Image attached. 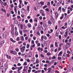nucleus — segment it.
Returning <instances> with one entry per match:
<instances>
[{
    "mask_svg": "<svg viewBox=\"0 0 73 73\" xmlns=\"http://www.w3.org/2000/svg\"><path fill=\"white\" fill-rule=\"evenodd\" d=\"M58 11H61V7H59L58 9Z\"/></svg>",
    "mask_w": 73,
    "mask_h": 73,
    "instance_id": "nucleus-31",
    "label": "nucleus"
},
{
    "mask_svg": "<svg viewBox=\"0 0 73 73\" xmlns=\"http://www.w3.org/2000/svg\"><path fill=\"white\" fill-rule=\"evenodd\" d=\"M46 63H49L50 62H49V61H48V60H46Z\"/></svg>",
    "mask_w": 73,
    "mask_h": 73,
    "instance_id": "nucleus-64",
    "label": "nucleus"
},
{
    "mask_svg": "<svg viewBox=\"0 0 73 73\" xmlns=\"http://www.w3.org/2000/svg\"><path fill=\"white\" fill-rule=\"evenodd\" d=\"M36 34L38 35H40V32H39V31H37L36 32Z\"/></svg>",
    "mask_w": 73,
    "mask_h": 73,
    "instance_id": "nucleus-29",
    "label": "nucleus"
},
{
    "mask_svg": "<svg viewBox=\"0 0 73 73\" xmlns=\"http://www.w3.org/2000/svg\"><path fill=\"white\" fill-rule=\"evenodd\" d=\"M22 10L21 11V12L22 13H23V11H24V12H25V9L24 8H23L22 9Z\"/></svg>",
    "mask_w": 73,
    "mask_h": 73,
    "instance_id": "nucleus-16",
    "label": "nucleus"
},
{
    "mask_svg": "<svg viewBox=\"0 0 73 73\" xmlns=\"http://www.w3.org/2000/svg\"><path fill=\"white\" fill-rule=\"evenodd\" d=\"M69 9L71 11H72V10H73V9L72 8H70Z\"/></svg>",
    "mask_w": 73,
    "mask_h": 73,
    "instance_id": "nucleus-60",
    "label": "nucleus"
},
{
    "mask_svg": "<svg viewBox=\"0 0 73 73\" xmlns=\"http://www.w3.org/2000/svg\"><path fill=\"white\" fill-rule=\"evenodd\" d=\"M70 31V29H67L66 30V32H69Z\"/></svg>",
    "mask_w": 73,
    "mask_h": 73,
    "instance_id": "nucleus-23",
    "label": "nucleus"
},
{
    "mask_svg": "<svg viewBox=\"0 0 73 73\" xmlns=\"http://www.w3.org/2000/svg\"><path fill=\"white\" fill-rule=\"evenodd\" d=\"M10 40H11V41H12V42H16V41L13 40L12 38H11Z\"/></svg>",
    "mask_w": 73,
    "mask_h": 73,
    "instance_id": "nucleus-11",
    "label": "nucleus"
},
{
    "mask_svg": "<svg viewBox=\"0 0 73 73\" xmlns=\"http://www.w3.org/2000/svg\"><path fill=\"white\" fill-rule=\"evenodd\" d=\"M21 40L22 41H23V40H24V37L23 36H21Z\"/></svg>",
    "mask_w": 73,
    "mask_h": 73,
    "instance_id": "nucleus-25",
    "label": "nucleus"
},
{
    "mask_svg": "<svg viewBox=\"0 0 73 73\" xmlns=\"http://www.w3.org/2000/svg\"><path fill=\"white\" fill-rule=\"evenodd\" d=\"M11 7V8H13V4H11V5H10Z\"/></svg>",
    "mask_w": 73,
    "mask_h": 73,
    "instance_id": "nucleus-53",
    "label": "nucleus"
},
{
    "mask_svg": "<svg viewBox=\"0 0 73 73\" xmlns=\"http://www.w3.org/2000/svg\"><path fill=\"white\" fill-rule=\"evenodd\" d=\"M43 38H44V36L43 35H42L41 37V39L42 40H42H43Z\"/></svg>",
    "mask_w": 73,
    "mask_h": 73,
    "instance_id": "nucleus-20",
    "label": "nucleus"
},
{
    "mask_svg": "<svg viewBox=\"0 0 73 73\" xmlns=\"http://www.w3.org/2000/svg\"><path fill=\"white\" fill-rule=\"evenodd\" d=\"M61 47H60L59 46V47H58V50H61Z\"/></svg>",
    "mask_w": 73,
    "mask_h": 73,
    "instance_id": "nucleus-58",
    "label": "nucleus"
},
{
    "mask_svg": "<svg viewBox=\"0 0 73 73\" xmlns=\"http://www.w3.org/2000/svg\"><path fill=\"white\" fill-rule=\"evenodd\" d=\"M35 20L36 22H37V18H35Z\"/></svg>",
    "mask_w": 73,
    "mask_h": 73,
    "instance_id": "nucleus-62",
    "label": "nucleus"
},
{
    "mask_svg": "<svg viewBox=\"0 0 73 73\" xmlns=\"http://www.w3.org/2000/svg\"><path fill=\"white\" fill-rule=\"evenodd\" d=\"M7 34L5 33H4L3 34V38H5L7 37Z\"/></svg>",
    "mask_w": 73,
    "mask_h": 73,
    "instance_id": "nucleus-4",
    "label": "nucleus"
},
{
    "mask_svg": "<svg viewBox=\"0 0 73 73\" xmlns=\"http://www.w3.org/2000/svg\"><path fill=\"white\" fill-rule=\"evenodd\" d=\"M44 39L45 40H47V37H46V36H44Z\"/></svg>",
    "mask_w": 73,
    "mask_h": 73,
    "instance_id": "nucleus-34",
    "label": "nucleus"
},
{
    "mask_svg": "<svg viewBox=\"0 0 73 73\" xmlns=\"http://www.w3.org/2000/svg\"><path fill=\"white\" fill-rule=\"evenodd\" d=\"M39 63V60H36V64H38Z\"/></svg>",
    "mask_w": 73,
    "mask_h": 73,
    "instance_id": "nucleus-30",
    "label": "nucleus"
},
{
    "mask_svg": "<svg viewBox=\"0 0 73 73\" xmlns=\"http://www.w3.org/2000/svg\"><path fill=\"white\" fill-rule=\"evenodd\" d=\"M17 6H15L14 7V10L15 12H17Z\"/></svg>",
    "mask_w": 73,
    "mask_h": 73,
    "instance_id": "nucleus-6",
    "label": "nucleus"
},
{
    "mask_svg": "<svg viewBox=\"0 0 73 73\" xmlns=\"http://www.w3.org/2000/svg\"><path fill=\"white\" fill-rule=\"evenodd\" d=\"M43 26L45 28H47V25H46V23L43 24Z\"/></svg>",
    "mask_w": 73,
    "mask_h": 73,
    "instance_id": "nucleus-7",
    "label": "nucleus"
},
{
    "mask_svg": "<svg viewBox=\"0 0 73 73\" xmlns=\"http://www.w3.org/2000/svg\"><path fill=\"white\" fill-rule=\"evenodd\" d=\"M23 45H24V46H26V45H27V44H26V43H25V42H24L23 44Z\"/></svg>",
    "mask_w": 73,
    "mask_h": 73,
    "instance_id": "nucleus-55",
    "label": "nucleus"
},
{
    "mask_svg": "<svg viewBox=\"0 0 73 73\" xmlns=\"http://www.w3.org/2000/svg\"><path fill=\"white\" fill-rule=\"evenodd\" d=\"M33 69H35L36 68V66H34L32 67Z\"/></svg>",
    "mask_w": 73,
    "mask_h": 73,
    "instance_id": "nucleus-51",
    "label": "nucleus"
},
{
    "mask_svg": "<svg viewBox=\"0 0 73 73\" xmlns=\"http://www.w3.org/2000/svg\"><path fill=\"white\" fill-rule=\"evenodd\" d=\"M41 34H42L43 33H44V31H41L40 32Z\"/></svg>",
    "mask_w": 73,
    "mask_h": 73,
    "instance_id": "nucleus-61",
    "label": "nucleus"
},
{
    "mask_svg": "<svg viewBox=\"0 0 73 73\" xmlns=\"http://www.w3.org/2000/svg\"><path fill=\"white\" fill-rule=\"evenodd\" d=\"M1 10L2 12H4V13L5 12V9H3V8H2L1 9Z\"/></svg>",
    "mask_w": 73,
    "mask_h": 73,
    "instance_id": "nucleus-15",
    "label": "nucleus"
},
{
    "mask_svg": "<svg viewBox=\"0 0 73 73\" xmlns=\"http://www.w3.org/2000/svg\"><path fill=\"white\" fill-rule=\"evenodd\" d=\"M7 58H8V59H11V57L10 56H9L8 55H7Z\"/></svg>",
    "mask_w": 73,
    "mask_h": 73,
    "instance_id": "nucleus-9",
    "label": "nucleus"
},
{
    "mask_svg": "<svg viewBox=\"0 0 73 73\" xmlns=\"http://www.w3.org/2000/svg\"><path fill=\"white\" fill-rule=\"evenodd\" d=\"M19 23V22L17 21H14V23L15 24H17Z\"/></svg>",
    "mask_w": 73,
    "mask_h": 73,
    "instance_id": "nucleus-14",
    "label": "nucleus"
},
{
    "mask_svg": "<svg viewBox=\"0 0 73 73\" xmlns=\"http://www.w3.org/2000/svg\"><path fill=\"white\" fill-rule=\"evenodd\" d=\"M15 34L16 36H18V32L17 31L15 32Z\"/></svg>",
    "mask_w": 73,
    "mask_h": 73,
    "instance_id": "nucleus-18",
    "label": "nucleus"
},
{
    "mask_svg": "<svg viewBox=\"0 0 73 73\" xmlns=\"http://www.w3.org/2000/svg\"><path fill=\"white\" fill-rule=\"evenodd\" d=\"M47 7V6L46 5H45L44 6L43 8V9H45V8H46Z\"/></svg>",
    "mask_w": 73,
    "mask_h": 73,
    "instance_id": "nucleus-40",
    "label": "nucleus"
},
{
    "mask_svg": "<svg viewBox=\"0 0 73 73\" xmlns=\"http://www.w3.org/2000/svg\"><path fill=\"white\" fill-rule=\"evenodd\" d=\"M40 56L41 57H42V58L44 57V55H43V54H41Z\"/></svg>",
    "mask_w": 73,
    "mask_h": 73,
    "instance_id": "nucleus-56",
    "label": "nucleus"
},
{
    "mask_svg": "<svg viewBox=\"0 0 73 73\" xmlns=\"http://www.w3.org/2000/svg\"><path fill=\"white\" fill-rule=\"evenodd\" d=\"M40 4L41 5H44V2H41L40 3Z\"/></svg>",
    "mask_w": 73,
    "mask_h": 73,
    "instance_id": "nucleus-19",
    "label": "nucleus"
},
{
    "mask_svg": "<svg viewBox=\"0 0 73 73\" xmlns=\"http://www.w3.org/2000/svg\"><path fill=\"white\" fill-rule=\"evenodd\" d=\"M55 45L56 46V47H57L58 46V44H57V43L56 42H55Z\"/></svg>",
    "mask_w": 73,
    "mask_h": 73,
    "instance_id": "nucleus-24",
    "label": "nucleus"
},
{
    "mask_svg": "<svg viewBox=\"0 0 73 73\" xmlns=\"http://www.w3.org/2000/svg\"><path fill=\"white\" fill-rule=\"evenodd\" d=\"M54 20V19L53 18H51V19L50 20V21L48 22V23L50 25L52 24V22Z\"/></svg>",
    "mask_w": 73,
    "mask_h": 73,
    "instance_id": "nucleus-3",
    "label": "nucleus"
},
{
    "mask_svg": "<svg viewBox=\"0 0 73 73\" xmlns=\"http://www.w3.org/2000/svg\"><path fill=\"white\" fill-rule=\"evenodd\" d=\"M40 13H43L44 12V11L42 10H40Z\"/></svg>",
    "mask_w": 73,
    "mask_h": 73,
    "instance_id": "nucleus-17",
    "label": "nucleus"
},
{
    "mask_svg": "<svg viewBox=\"0 0 73 73\" xmlns=\"http://www.w3.org/2000/svg\"><path fill=\"white\" fill-rule=\"evenodd\" d=\"M59 38L60 40L61 39V35H60L59 36Z\"/></svg>",
    "mask_w": 73,
    "mask_h": 73,
    "instance_id": "nucleus-44",
    "label": "nucleus"
},
{
    "mask_svg": "<svg viewBox=\"0 0 73 73\" xmlns=\"http://www.w3.org/2000/svg\"><path fill=\"white\" fill-rule=\"evenodd\" d=\"M47 55L48 56H50V53L49 52H48L47 53Z\"/></svg>",
    "mask_w": 73,
    "mask_h": 73,
    "instance_id": "nucleus-38",
    "label": "nucleus"
},
{
    "mask_svg": "<svg viewBox=\"0 0 73 73\" xmlns=\"http://www.w3.org/2000/svg\"><path fill=\"white\" fill-rule=\"evenodd\" d=\"M71 23V22H70V20H69L68 22V24H70Z\"/></svg>",
    "mask_w": 73,
    "mask_h": 73,
    "instance_id": "nucleus-47",
    "label": "nucleus"
},
{
    "mask_svg": "<svg viewBox=\"0 0 73 73\" xmlns=\"http://www.w3.org/2000/svg\"><path fill=\"white\" fill-rule=\"evenodd\" d=\"M5 69H8V66L7 65H5Z\"/></svg>",
    "mask_w": 73,
    "mask_h": 73,
    "instance_id": "nucleus-37",
    "label": "nucleus"
},
{
    "mask_svg": "<svg viewBox=\"0 0 73 73\" xmlns=\"http://www.w3.org/2000/svg\"><path fill=\"white\" fill-rule=\"evenodd\" d=\"M11 35H13V36H14V31L13 30H12L11 31Z\"/></svg>",
    "mask_w": 73,
    "mask_h": 73,
    "instance_id": "nucleus-10",
    "label": "nucleus"
},
{
    "mask_svg": "<svg viewBox=\"0 0 73 73\" xmlns=\"http://www.w3.org/2000/svg\"><path fill=\"white\" fill-rule=\"evenodd\" d=\"M23 68V66H21L19 67L18 68V69L19 70H20L21 69H22Z\"/></svg>",
    "mask_w": 73,
    "mask_h": 73,
    "instance_id": "nucleus-8",
    "label": "nucleus"
},
{
    "mask_svg": "<svg viewBox=\"0 0 73 73\" xmlns=\"http://www.w3.org/2000/svg\"><path fill=\"white\" fill-rule=\"evenodd\" d=\"M22 46H20V49H21V51L22 52H24L25 51V46H23L22 47Z\"/></svg>",
    "mask_w": 73,
    "mask_h": 73,
    "instance_id": "nucleus-2",
    "label": "nucleus"
},
{
    "mask_svg": "<svg viewBox=\"0 0 73 73\" xmlns=\"http://www.w3.org/2000/svg\"><path fill=\"white\" fill-rule=\"evenodd\" d=\"M16 54V52L14 51L13 52V54Z\"/></svg>",
    "mask_w": 73,
    "mask_h": 73,
    "instance_id": "nucleus-50",
    "label": "nucleus"
},
{
    "mask_svg": "<svg viewBox=\"0 0 73 73\" xmlns=\"http://www.w3.org/2000/svg\"><path fill=\"white\" fill-rule=\"evenodd\" d=\"M69 55L66 53H64L63 54V56L62 57L63 59H65L66 57H69Z\"/></svg>",
    "mask_w": 73,
    "mask_h": 73,
    "instance_id": "nucleus-1",
    "label": "nucleus"
},
{
    "mask_svg": "<svg viewBox=\"0 0 73 73\" xmlns=\"http://www.w3.org/2000/svg\"><path fill=\"white\" fill-rule=\"evenodd\" d=\"M27 65V62H25L24 63V65L26 66V65Z\"/></svg>",
    "mask_w": 73,
    "mask_h": 73,
    "instance_id": "nucleus-21",
    "label": "nucleus"
},
{
    "mask_svg": "<svg viewBox=\"0 0 73 73\" xmlns=\"http://www.w3.org/2000/svg\"><path fill=\"white\" fill-rule=\"evenodd\" d=\"M29 44H27V48H29Z\"/></svg>",
    "mask_w": 73,
    "mask_h": 73,
    "instance_id": "nucleus-54",
    "label": "nucleus"
},
{
    "mask_svg": "<svg viewBox=\"0 0 73 73\" xmlns=\"http://www.w3.org/2000/svg\"><path fill=\"white\" fill-rule=\"evenodd\" d=\"M27 26L28 27H31V25L30 23H29L27 25Z\"/></svg>",
    "mask_w": 73,
    "mask_h": 73,
    "instance_id": "nucleus-22",
    "label": "nucleus"
},
{
    "mask_svg": "<svg viewBox=\"0 0 73 73\" xmlns=\"http://www.w3.org/2000/svg\"><path fill=\"white\" fill-rule=\"evenodd\" d=\"M59 3H60V4H61V3H62V1L61 0H60L59 1Z\"/></svg>",
    "mask_w": 73,
    "mask_h": 73,
    "instance_id": "nucleus-57",
    "label": "nucleus"
},
{
    "mask_svg": "<svg viewBox=\"0 0 73 73\" xmlns=\"http://www.w3.org/2000/svg\"><path fill=\"white\" fill-rule=\"evenodd\" d=\"M50 2H48L47 3V5H50Z\"/></svg>",
    "mask_w": 73,
    "mask_h": 73,
    "instance_id": "nucleus-49",
    "label": "nucleus"
},
{
    "mask_svg": "<svg viewBox=\"0 0 73 73\" xmlns=\"http://www.w3.org/2000/svg\"><path fill=\"white\" fill-rule=\"evenodd\" d=\"M1 4H2V5H4L5 3L3 1H1Z\"/></svg>",
    "mask_w": 73,
    "mask_h": 73,
    "instance_id": "nucleus-33",
    "label": "nucleus"
},
{
    "mask_svg": "<svg viewBox=\"0 0 73 73\" xmlns=\"http://www.w3.org/2000/svg\"><path fill=\"white\" fill-rule=\"evenodd\" d=\"M45 11H47V12H49V9L47 8L45 9Z\"/></svg>",
    "mask_w": 73,
    "mask_h": 73,
    "instance_id": "nucleus-35",
    "label": "nucleus"
},
{
    "mask_svg": "<svg viewBox=\"0 0 73 73\" xmlns=\"http://www.w3.org/2000/svg\"><path fill=\"white\" fill-rule=\"evenodd\" d=\"M25 4L27 5L28 4V2H27L26 1H25Z\"/></svg>",
    "mask_w": 73,
    "mask_h": 73,
    "instance_id": "nucleus-63",
    "label": "nucleus"
},
{
    "mask_svg": "<svg viewBox=\"0 0 73 73\" xmlns=\"http://www.w3.org/2000/svg\"><path fill=\"white\" fill-rule=\"evenodd\" d=\"M55 58H56V56H54L52 58V59H55Z\"/></svg>",
    "mask_w": 73,
    "mask_h": 73,
    "instance_id": "nucleus-52",
    "label": "nucleus"
},
{
    "mask_svg": "<svg viewBox=\"0 0 73 73\" xmlns=\"http://www.w3.org/2000/svg\"><path fill=\"white\" fill-rule=\"evenodd\" d=\"M50 48H53V44H51L50 46Z\"/></svg>",
    "mask_w": 73,
    "mask_h": 73,
    "instance_id": "nucleus-43",
    "label": "nucleus"
},
{
    "mask_svg": "<svg viewBox=\"0 0 73 73\" xmlns=\"http://www.w3.org/2000/svg\"><path fill=\"white\" fill-rule=\"evenodd\" d=\"M23 43V42L21 41H19L18 42L19 44H21V43Z\"/></svg>",
    "mask_w": 73,
    "mask_h": 73,
    "instance_id": "nucleus-39",
    "label": "nucleus"
},
{
    "mask_svg": "<svg viewBox=\"0 0 73 73\" xmlns=\"http://www.w3.org/2000/svg\"><path fill=\"white\" fill-rule=\"evenodd\" d=\"M55 18H56V19H57L58 17V13H57V12H55Z\"/></svg>",
    "mask_w": 73,
    "mask_h": 73,
    "instance_id": "nucleus-5",
    "label": "nucleus"
},
{
    "mask_svg": "<svg viewBox=\"0 0 73 73\" xmlns=\"http://www.w3.org/2000/svg\"><path fill=\"white\" fill-rule=\"evenodd\" d=\"M27 61L28 62H30V60H29V58L27 59Z\"/></svg>",
    "mask_w": 73,
    "mask_h": 73,
    "instance_id": "nucleus-59",
    "label": "nucleus"
},
{
    "mask_svg": "<svg viewBox=\"0 0 73 73\" xmlns=\"http://www.w3.org/2000/svg\"><path fill=\"white\" fill-rule=\"evenodd\" d=\"M19 33H20L21 35H23V31H19Z\"/></svg>",
    "mask_w": 73,
    "mask_h": 73,
    "instance_id": "nucleus-26",
    "label": "nucleus"
},
{
    "mask_svg": "<svg viewBox=\"0 0 73 73\" xmlns=\"http://www.w3.org/2000/svg\"><path fill=\"white\" fill-rule=\"evenodd\" d=\"M62 45H63V43H61L59 45V46L61 47V46Z\"/></svg>",
    "mask_w": 73,
    "mask_h": 73,
    "instance_id": "nucleus-46",
    "label": "nucleus"
},
{
    "mask_svg": "<svg viewBox=\"0 0 73 73\" xmlns=\"http://www.w3.org/2000/svg\"><path fill=\"white\" fill-rule=\"evenodd\" d=\"M66 48L67 49V48H69L70 47V46H69V45H68V44H66Z\"/></svg>",
    "mask_w": 73,
    "mask_h": 73,
    "instance_id": "nucleus-13",
    "label": "nucleus"
},
{
    "mask_svg": "<svg viewBox=\"0 0 73 73\" xmlns=\"http://www.w3.org/2000/svg\"><path fill=\"white\" fill-rule=\"evenodd\" d=\"M66 44H67V45H69V46H70V45H71V43L67 42Z\"/></svg>",
    "mask_w": 73,
    "mask_h": 73,
    "instance_id": "nucleus-27",
    "label": "nucleus"
},
{
    "mask_svg": "<svg viewBox=\"0 0 73 73\" xmlns=\"http://www.w3.org/2000/svg\"><path fill=\"white\" fill-rule=\"evenodd\" d=\"M40 43H38V44H37V46H40Z\"/></svg>",
    "mask_w": 73,
    "mask_h": 73,
    "instance_id": "nucleus-48",
    "label": "nucleus"
},
{
    "mask_svg": "<svg viewBox=\"0 0 73 73\" xmlns=\"http://www.w3.org/2000/svg\"><path fill=\"white\" fill-rule=\"evenodd\" d=\"M17 41H19L20 40V37H18L17 38Z\"/></svg>",
    "mask_w": 73,
    "mask_h": 73,
    "instance_id": "nucleus-36",
    "label": "nucleus"
},
{
    "mask_svg": "<svg viewBox=\"0 0 73 73\" xmlns=\"http://www.w3.org/2000/svg\"><path fill=\"white\" fill-rule=\"evenodd\" d=\"M65 9H64V8H62V11H63V12H65Z\"/></svg>",
    "mask_w": 73,
    "mask_h": 73,
    "instance_id": "nucleus-45",
    "label": "nucleus"
},
{
    "mask_svg": "<svg viewBox=\"0 0 73 73\" xmlns=\"http://www.w3.org/2000/svg\"><path fill=\"white\" fill-rule=\"evenodd\" d=\"M62 53V51L60 52L58 55V57L60 56V55H61Z\"/></svg>",
    "mask_w": 73,
    "mask_h": 73,
    "instance_id": "nucleus-12",
    "label": "nucleus"
},
{
    "mask_svg": "<svg viewBox=\"0 0 73 73\" xmlns=\"http://www.w3.org/2000/svg\"><path fill=\"white\" fill-rule=\"evenodd\" d=\"M68 3H70V2H71V3H73V2H72V0H69V1H68Z\"/></svg>",
    "mask_w": 73,
    "mask_h": 73,
    "instance_id": "nucleus-32",
    "label": "nucleus"
},
{
    "mask_svg": "<svg viewBox=\"0 0 73 73\" xmlns=\"http://www.w3.org/2000/svg\"><path fill=\"white\" fill-rule=\"evenodd\" d=\"M58 59L59 60H61V57H59L58 58Z\"/></svg>",
    "mask_w": 73,
    "mask_h": 73,
    "instance_id": "nucleus-41",
    "label": "nucleus"
},
{
    "mask_svg": "<svg viewBox=\"0 0 73 73\" xmlns=\"http://www.w3.org/2000/svg\"><path fill=\"white\" fill-rule=\"evenodd\" d=\"M27 9L28 11H29V6H27Z\"/></svg>",
    "mask_w": 73,
    "mask_h": 73,
    "instance_id": "nucleus-42",
    "label": "nucleus"
},
{
    "mask_svg": "<svg viewBox=\"0 0 73 73\" xmlns=\"http://www.w3.org/2000/svg\"><path fill=\"white\" fill-rule=\"evenodd\" d=\"M10 53H11L12 54H13V52H14V51H13V50H11L10 51Z\"/></svg>",
    "mask_w": 73,
    "mask_h": 73,
    "instance_id": "nucleus-28",
    "label": "nucleus"
}]
</instances>
